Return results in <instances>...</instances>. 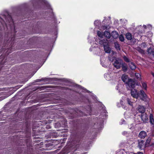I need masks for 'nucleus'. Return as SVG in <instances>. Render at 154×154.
Segmentation results:
<instances>
[{
  "mask_svg": "<svg viewBox=\"0 0 154 154\" xmlns=\"http://www.w3.org/2000/svg\"><path fill=\"white\" fill-rule=\"evenodd\" d=\"M151 140V139L150 138H149L146 140V143H145L146 146H147V145L149 144Z\"/></svg>",
  "mask_w": 154,
  "mask_h": 154,
  "instance_id": "nucleus-25",
  "label": "nucleus"
},
{
  "mask_svg": "<svg viewBox=\"0 0 154 154\" xmlns=\"http://www.w3.org/2000/svg\"><path fill=\"white\" fill-rule=\"evenodd\" d=\"M122 81L127 83V88L128 89L134 88L135 87V82L132 79H128V76L126 75H123L122 77Z\"/></svg>",
  "mask_w": 154,
  "mask_h": 154,
  "instance_id": "nucleus-1",
  "label": "nucleus"
},
{
  "mask_svg": "<svg viewBox=\"0 0 154 154\" xmlns=\"http://www.w3.org/2000/svg\"><path fill=\"white\" fill-rule=\"evenodd\" d=\"M126 133H127V132H123V134H125Z\"/></svg>",
  "mask_w": 154,
  "mask_h": 154,
  "instance_id": "nucleus-36",
  "label": "nucleus"
},
{
  "mask_svg": "<svg viewBox=\"0 0 154 154\" xmlns=\"http://www.w3.org/2000/svg\"><path fill=\"white\" fill-rule=\"evenodd\" d=\"M143 154V153L142 152H138L137 154Z\"/></svg>",
  "mask_w": 154,
  "mask_h": 154,
  "instance_id": "nucleus-31",
  "label": "nucleus"
},
{
  "mask_svg": "<svg viewBox=\"0 0 154 154\" xmlns=\"http://www.w3.org/2000/svg\"><path fill=\"white\" fill-rule=\"evenodd\" d=\"M142 86L143 88L145 89H146V84L145 82H143L142 83Z\"/></svg>",
  "mask_w": 154,
  "mask_h": 154,
  "instance_id": "nucleus-27",
  "label": "nucleus"
},
{
  "mask_svg": "<svg viewBox=\"0 0 154 154\" xmlns=\"http://www.w3.org/2000/svg\"><path fill=\"white\" fill-rule=\"evenodd\" d=\"M148 27H149V29H151L152 28V26L150 25H148L147 26Z\"/></svg>",
  "mask_w": 154,
  "mask_h": 154,
  "instance_id": "nucleus-30",
  "label": "nucleus"
},
{
  "mask_svg": "<svg viewBox=\"0 0 154 154\" xmlns=\"http://www.w3.org/2000/svg\"><path fill=\"white\" fill-rule=\"evenodd\" d=\"M120 104L122 107L123 109L127 110L128 108V104H127L126 99L122 98L120 101Z\"/></svg>",
  "mask_w": 154,
  "mask_h": 154,
  "instance_id": "nucleus-4",
  "label": "nucleus"
},
{
  "mask_svg": "<svg viewBox=\"0 0 154 154\" xmlns=\"http://www.w3.org/2000/svg\"><path fill=\"white\" fill-rule=\"evenodd\" d=\"M101 45H103L104 47V50L105 52L107 53H111L113 54V51L111 50L108 45V40L106 39H103L100 40L99 41Z\"/></svg>",
  "mask_w": 154,
  "mask_h": 154,
  "instance_id": "nucleus-2",
  "label": "nucleus"
},
{
  "mask_svg": "<svg viewBox=\"0 0 154 154\" xmlns=\"http://www.w3.org/2000/svg\"><path fill=\"white\" fill-rule=\"evenodd\" d=\"M97 35L100 38H102L103 36H104V34H103V33L99 31L97 32Z\"/></svg>",
  "mask_w": 154,
  "mask_h": 154,
  "instance_id": "nucleus-22",
  "label": "nucleus"
},
{
  "mask_svg": "<svg viewBox=\"0 0 154 154\" xmlns=\"http://www.w3.org/2000/svg\"><path fill=\"white\" fill-rule=\"evenodd\" d=\"M129 65L130 69L132 70H134L136 68V66L135 64L133 62H130Z\"/></svg>",
  "mask_w": 154,
  "mask_h": 154,
  "instance_id": "nucleus-13",
  "label": "nucleus"
},
{
  "mask_svg": "<svg viewBox=\"0 0 154 154\" xmlns=\"http://www.w3.org/2000/svg\"><path fill=\"white\" fill-rule=\"evenodd\" d=\"M137 50L140 53L143 54H144V51L140 48H137Z\"/></svg>",
  "mask_w": 154,
  "mask_h": 154,
  "instance_id": "nucleus-20",
  "label": "nucleus"
},
{
  "mask_svg": "<svg viewBox=\"0 0 154 154\" xmlns=\"http://www.w3.org/2000/svg\"><path fill=\"white\" fill-rule=\"evenodd\" d=\"M112 35L114 38H116L119 36V34L116 31H112Z\"/></svg>",
  "mask_w": 154,
  "mask_h": 154,
  "instance_id": "nucleus-12",
  "label": "nucleus"
},
{
  "mask_svg": "<svg viewBox=\"0 0 154 154\" xmlns=\"http://www.w3.org/2000/svg\"><path fill=\"white\" fill-rule=\"evenodd\" d=\"M146 146L145 142L143 140H138V146L140 149H143Z\"/></svg>",
  "mask_w": 154,
  "mask_h": 154,
  "instance_id": "nucleus-7",
  "label": "nucleus"
},
{
  "mask_svg": "<svg viewBox=\"0 0 154 154\" xmlns=\"http://www.w3.org/2000/svg\"><path fill=\"white\" fill-rule=\"evenodd\" d=\"M140 94H139V97L140 99L143 101H146L147 99V96L144 93V92L142 90H140Z\"/></svg>",
  "mask_w": 154,
  "mask_h": 154,
  "instance_id": "nucleus-6",
  "label": "nucleus"
},
{
  "mask_svg": "<svg viewBox=\"0 0 154 154\" xmlns=\"http://www.w3.org/2000/svg\"><path fill=\"white\" fill-rule=\"evenodd\" d=\"M143 27H144V28H145V29H146V26L145 25H144L143 26Z\"/></svg>",
  "mask_w": 154,
  "mask_h": 154,
  "instance_id": "nucleus-35",
  "label": "nucleus"
},
{
  "mask_svg": "<svg viewBox=\"0 0 154 154\" xmlns=\"http://www.w3.org/2000/svg\"><path fill=\"white\" fill-rule=\"evenodd\" d=\"M104 35L108 38H109L111 36V35L110 33L109 32L106 31L104 32Z\"/></svg>",
  "mask_w": 154,
  "mask_h": 154,
  "instance_id": "nucleus-17",
  "label": "nucleus"
},
{
  "mask_svg": "<svg viewBox=\"0 0 154 154\" xmlns=\"http://www.w3.org/2000/svg\"><path fill=\"white\" fill-rule=\"evenodd\" d=\"M149 49H148V52H149Z\"/></svg>",
  "mask_w": 154,
  "mask_h": 154,
  "instance_id": "nucleus-38",
  "label": "nucleus"
},
{
  "mask_svg": "<svg viewBox=\"0 0 154 154\" xmlns=\"http://www.w3.org/2000/svg\"><path fill=\"white\" fill-rule=\"evenodd\" d=\"M152 55L154 57V50L152 51Z\"/></svg>",
  "mask_w": 154,
  "mask_h": 154,
  "instance_id": "nucleus-32",
  "label": "nucleus"
},
{
  "mask_svg": "<svg viewBox=\"0 0 154 154\" xmlns=\"http://www.w3.org/2000/svg\"><path fill=\"white\" fill-rule=\"evenodd\" d=\"M126 100L127 104H128V108H129L130 107H132L133 106V102L132 101L131 99L128 98L126 99Z\"/></svg>",
  "mask_w": 154,
  "mask_h": 154,
  "instance_id": "nucleus-8",
  "label": "nucleus"
},
{
  "mask_svg": "<svg viewBox=\"0 0 154 154\" xmlns=\"http://www.w3.org/2000/svg\"><path fill=\"white\" fill-rule=\"evenodd\" d=\"M126 38L128 40H131L132 38L131 34L130 33H127L126 34Z\"/></svg>",
  "mask_w": 154,
  "mask_h": 154,
  "instance_id": "nucleus-16",
  "label": "nucleus"
},
{
  "mask_svg": "<svg viewBox=\"0 0 154 154\" xmlns=\"http://www.w3.org/2000/svg\"><path fill=\"white\" fill-rule=\"evenodd\" d=\"M104 77L107 80H109L111 79L109 74H105L104 75Z\"/></svg>",
  "mask_w": 154,
  "mask_h": 154,
  "instance_id": "nucleus-18",
  "label": "nucleus"
},
{
  "mask_svg": "<svg viewBox=\"0 0 154 154\" xmlns=\"http://www.w3.org/2000/svg\"><path fill=\"white\" fill-rule=\"evenodd\" d=\"M99 23L100 22L98 20H96L94 22V24L96 26H98Z\"/></svg>",
  "mask_w": 154,
  "mask_h": 154,
  "instance_id": "nucleus-29",
  "label": "nucleus"
},
{
  "mask_svg": "<svg viewBox=\"0 0 154 154\" xmlns=\"http://www.w3.org/2000/svg\"><path fill=\"white\" fill-rule=\"evenodd\" d=\"M150 122L152 125L154 126V119L153 118V115L150 114L149 116Z\"/></svg>",
  "mask_w": 154,
  "mask_h": 154,
  "instance_id": "nucleus-15",
  "label": "nucleus"
},
{
  "mask_svg": "<svg viewBox=\"0 0 154 154\" xmlns=\"http://www.w3.org/2000/svg\"><path fill=\"white\" fill-rule=\"evenodd\" d=\"M135 75L138 80H140L141 79V76L140 74L138 73H136Z\"/></svg>",
  "mask_w": 154,
  "mask_h": 154,
  "instance_id": "nucleus-23",
  "label": "nucleus"
},
{
  "mask_svg": "<svg viewBox=\"0 0 154 154\" xmlns=\"http://www.w3.org/2000/svg\"><path fill=\"white\" fill-rule=\"evenodd\" d=\"M133 89L132 88L130 89L131 90V95L133 97L137 99L139 96V94L136 90Z\"/></svg>",
  "mask_w": 154,
  "mask_h": 154,
  "instance_id": "nucleus-5",
  "label": "nucleus"
},
{
  "mask_svg": "<svg viewBox=\"0 0 154 154\" xmlns=\"http://www.w3.org/2000/svg\"><path fill=\"white\" fill-rule=\"evenodd\" d=\"M146 43H143L141 45V47L143 48H145L146 47Z\"/></svg>",
  "mask_w": 154,
  "mask_h": 154,
  "instance_id": "nucleus-28",
  "label": "nucleus"
},
{
  "mask_svg": "<svg viewBox=\"0 0 154 154\" xmlns=\"http://www.w3.org/2000/svg\"><path fill=\"white\" fill-rule=\"evenodd\" d=\"M122 63L123 61L122 60L118 58L114 61L113 65L114 66L116 69H119L120 68Z\"/></svg>",
  "mask_w": 154,
  "mask_h": 154,
  "instance_id": "nucleus-3",
  "label": "nucleus"
},
{
  "mask_svg": "<svg viewBox=\"0 0 154 154\" xmlns=\"http://www.w3.org/2000/svg\"><path fill=\"white\" fill-rule=\"evenodd\" d=\"M119 38L120 40L122 42H123L124 40V37L122 35H121L119 36Z\"/></svg>",
  "mask_w": 154,
  "mask_h": 154,
  "instance_id": "nucleus-26",
  "label": "nucleus"
},
{
  "mask_svg": "<svg viewBox=\"0 0 154 154\" xmlns=\"http://www.w3.org/2000/svg\"><path fill=\"white\" fill-rule=\"evenodd\" d=\"M123 59L126 62H129L130 61L129 59L125 56H124Z\"/></svg>",
  "mask_w": 154,
  "mask_h": 154,
  "instance_id": "nucleus-24",
  "label": "nucleus"
},
{
  "mask_svg": "<svg viewBox=\"0 0 154 154\" xmlns=\"http://www.w3.org/2000/svg\"><path fill=\"white\" fill-rule=\"evenodd\" d=\"M103 28V29H105L107 28V27H106L104 26Z\"/></svg>",
  "mask_w": 154,
  "mask_h": 154,
  "instance_id": "nucleus-33",
  "label": "nucleus"
},
{
  "mask_svg": "<svg viewBox=\"0 0 154 154\" xmlns=\"http://www.w3.org/2000/svg\"><path fill=\"white\" fill-rule=\"evenodd\" d=\"M146 132L144 131H142L140 132L139 136L141 138H144L146 136Z\"/></svg>",
  "mask_w": 154,
  "mask_h": 154,
  "instance_id": "nucleus-10",
  "label": "nucleus"
},
{
  "mask_svg": "<svg viewBox=\"0 0 154 154\" xmlns=\"http://www.w3.org/2000/svg\"><path fill=\"white\" fill-rule=\"evenodd\" d=\"M122 70L124 72H126L127 70V65L125 63H123L121 65Z\"/></svg>",
  "mask_w": 154,
  "mask_h": 154,
  "instance_id": "nucleus-14",
  "label": "nucleus"
},
{
  "mask_svg": "<svg viewBox=\"0 0 154 154\" xmlns=\"http://www.w3.org/2000/svg\"><path fill=\"white\" fill-rule=\"evenodd\" d=\"M115 46L117 50H120V48L119 45L117 43H115Z\"/></svg>",
  "mask_w": 154,
  "mask_h": 154,
  "instance_id": "nucleus-21",
  "label": "nucleus"
},
{
  "mask_svg": "<svg viewBox=\"0 0 154 154\" xmlns=\"http://www.w3.org/2000/svg\"><path fill=\"white\" fill-rule=\"evenodd\" d=\"M152 75L153 76H154V73H152Z\"/></svg>",
  "mask_w": 154,
  "mask_h": 154,
  "instance_id": "nucleus-37",
  "label": "nucleus"
},
{
  "mask_svg": "<svg viewBox=\"0 0 154 154\" xmlns=\"http://www.w3.org/2000/svg\"><path fill=\"white\" fill-rule=\"evenodd\" d=\"M141 118L143 120H146L148 119V117H147L146 114H143L141 115Z\"/></svg>",
  "mask_w": 154,
  "mask_h": 154,
  "instance_id": "nucleus-19",
  "label": "nucleus"
},
{
  "mask_svg": "<svg viewBox=\"0 0 154 154\" xmlns=\"http://www.w3.org/2000/svg\"><path fill=\"white\" fill-rule=\"evenodd\" d=\"M116 154H130V153L128 152H127L124 149H121L117 150Z\"/></svg>",
  "mask_w": 154,
  "mask_h": 154,
  "instance_id": "nucleus-9",
  "label": "nucleus"
},
{
  "mask_svg": "<svg viewBox=\"0 0 154 154\" xmlns=\"http://www.w3.org/2000/svg\"><path fill=\"white\" fill-rule=\"evenodd\" d=\"M138 111L140 113H143L145 111V108L143 106H139L138 107Z\"/></svg>",
  "mask_w": 154,
  "mask_h": 154,
  "instance_id": "nucleus-11",
  "label": "nucleus"
},
{
  "mask_svg": "<svg viewBox=\"0 0 154 154\" xmlns=\"http://www.w3.org/2000/svg\"><path fill=\"white\" fill-rule=\"evenodd\" d=\"M120 85H118V86L116 88V89L118 90V88H119V87H120Z\"/></svg>",
  "mask_w": 154,
  "mask_h": 154,
  "instance_id": "nucleus-34",
  "label": "nucleus"
}]
</instances>
